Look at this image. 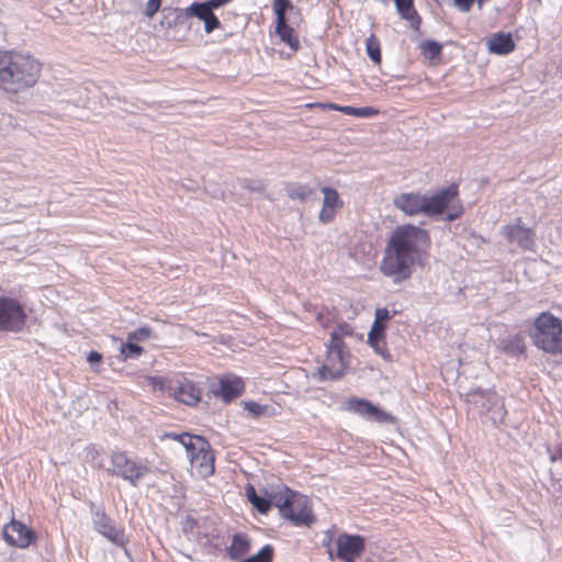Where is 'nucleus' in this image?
<instances>
[{
    "instance_id": "f257e3e1",
    "label": "nucleus",
    "mask_w": 562,
    "mask_h": 562,
    "mask_svg": "<svg viewBox=\"0 0 562 562\" xmlns=\"http://www.w3.org/2000/svg\"><path fill=\"white\" fill-rule=\"evenodd\" d=\"M41 64L30 54L0 52V88L18 93L33 87L40 78Z\"/></svg>"
},
{
    "instance_id": "f03ea898",
    "label": "nucleus",
    "mask_w": 562,
    "mask_h": 562,
    "mask_svg": "<svg viewBox=\"0 0 562 562\" xmlns=\"http://www.w3.org/2000/svg\"><path fill=\"white\" fill-rule=\"evenodd\" d=\"M425 254L419 248H385L380 269L394 282L408 279L415 266H423Z\"/></svg>"
},
{
    "instance_id": "7ed1b4c3",
    "label": "nucleus",
    "mask_w": 562,
    "mask_h": 562,
    "mask_svg": "<svg viewBox=\"0 0 562 562\" xmlns=\"http://www.w3.org/2000/svg\"><path fill=\"white\" fill-rule=\"evenodd\" d=\"M530 338L544 352H562V319L549 312L541 313L533 322Z\"/></svg>"
},
{
    "instance_id": "20e7f679",
    "label": "nucleus",
    "mask_w": 562,
    "mask_h": 562,
    "mask_svg": "<svg viewBox=\"0 0 562 562\" xmlns=\"http://www.w3.org/2000/svg\"><path fill=\"white\" fill-rule=\"evenodd\" d=\"M274 506L279 508L280 515L294 526L308 527L314 522L308 498L285 486L276 493Z\"/></svg>"
},
{
    "instance_id": "39448f33",
    "label": "nucleus",
    "mask_w": 562,
    "mask_h": 562,
    "mask_svg": "<svg viewBox=\"0 0 562 562\" xmlns=\"http://www.w3.org/2000/svg\"><path fill=\"white\" fill-rule=\"evenodd\" d=\"M458 196L457 184L441 189L437 193L428 196L424 195L423 214L436 216L445 214V221L452 222L460 217L463 206L460 202H454Z\"/></svg>"
},
{
    "instance_id": "423d86ee",
    "label": "nucleus",
    "mask_w": 562,
    "mask_h": 562,
    "mask_svg": "<svg viewBox=\"0 0 562 562\" xmlns=\"http://www.w3.org/2000/svg\"><path fill=\"white\" fill-rule=\"evenodd\" d=\"M184 448L195 475L207 477L214 473V453L210 443L201 436H184Z\"/></svg>"
},
{
    "instance_id": "0eeeda50",
    "label": "nucleus",
    "mask_w": 562,
    "mask_h": 562,
    "mask_svg": "<svg viewBox=\"0 0 562 562\" xmlns=\"http://www.w3.org/2000/svg\"><path fill=\"white\" fill-rule=\"evenodd\" d=\"M106 471L109 474L119 476L133 486H137L139 481L149 472V468L130 459L125 452L113 451L111 454V467Z\"/></svg>"
},
{
    "instance_id": "6e6552de",
    "label": "nucleus",
    "mask_w": 562,
    "mask_h": 562,
    "mask_svg": "<svg viewBox=\"0 0 562 562\" xmlns=\"http://www.w3.org/2000/svg\"><path fill=\"white\" fill-rule=\"evenodd\" d=\"M160 24L177 41L187 40L190 33L196 30L187 8H164Z\"/></svg>"
},
{
    "instance_id": "1a4fd4ad",
    "label": "nucleus",
    "mask_w": 562,
    "mask_h": 562,
    "mask_svg": "<svg viewBox=\"0 0 562 562\" xmlns=\"http://www.w3.org/2000/svg\"><path fill=\"white\" fill-rule=\"evenodd\" d=\"M26 314L21 303L12 297H0V331L19 333L23 329Z\"/></svg>"
},
{
    "instance_id": "9d476101",
    "label": "nucleus",
    "mask_w": 562,
    "mask_h": 562,
    "mask_svg": "<svg viewBox=\"0 0 562 562\" xmlns=\"http://www.w3.org/2000/svg\"><path fill=\"white\" fill-rule=\"evenodd\" d=\"M273 11L277 16L276 33L282 42L288 44L292 50H297L300 42L293 34V29L288 24L285 13L293 9L290 0H273Z\"/></svg>"
},
{
    "instance_id": "9b49d317",
    "label": "nucleus",
    "mask_w": 562,
    "mask_h": 562,
    "mask_svg": "<svg viewBox=\"0 0 562 562\" xmlns=\"http://www.w3.org/2000/svg\"><path fill=\"white\" fill-rule=\"evenodd\" d=\"M349 353L341 351H327L326 360L322 367L313 373V378L319 381H334L345 374Z\"/></svg>"
},
{
    "instance_id": "f8f14e48",
    "label": "nucleus",
    "mask_w": 562,
    "mask_h": 562,
    "mask_svg": "<svg viewBox=\"0 0 562 562\" xmlns=\"http://www.w3.org/2000/svg\"><path fill=\"white\" fill-rule=\"evenodd\" d=\"M336 557L344 562H353L364 549L366 541L360 535L340 533L336 539Z\"/></svg>"
},
{
    "instance_id": "ddd939ff",
    "label": "nucleus",
    "mask_w": 562,
    "mask_h": 562,
    "mask_svg": "<svg viewBox=\"0 0 562 562\" xmlns=\"http://www.w3.org/2000/svg\"><path fill=\"white\" fill-rule=\"evenodd\" d=\"M428 241L425 229L413 225L398 226L391 235L387 246H419Z\"/></svg>"
},
{
    "instance_id": "4468645a",
    "label": "nucleus",
    "mask_w": 562,
    "mask_h": 562,
    "mask_svg": "<svg viewBox=\"0 0 562 562\" xmlns=\"http://www.w3.org/2000/svg\"><path fill=\"white\" fill-rule=\"evenodd\" d=\"M3 539L10 546L27 548L35 539V533L22 522L12 519L3 527Z\"/></svg>"
},
{
    "instance_id": "2eb2a0df",
    "label": "nucleus",
    "mask_w": 562,
    "mask_h": 562,
    "mask_svg": "<svg viewBox=\"0 0 562 562\" xmlns=\"http://www.w3.org/2000/svg\"><path fill=\"white\" fill-rule=\"evenodd\" d=\"M92 521L94 529L108 540L119 546L124 544L125 537L123 531L115 528L112 519L106 516L103 509H92Z\"/></svg>"
},
{
    "instance_id": "dca6fc26",
    "label": "nucleus",
    "mask_w": 562,
    "mask_h": 562,
    "mask_svg": "<svg viewBox=\"0 0 562 562\" xmlns=\"http://www.w3.org/2000/svg\"><path fill=\"white\" fill-rule=\"evenodd\" d=\"M502 235L508 244H517L518 246H529L532 244L535 233L530 227L525 226L520 220L503 227Z\"/></svg>"
},
{
    "instance_id": "f3484780",
    "label": "nucleus",
    "mask_w": 562,
    "mask_h": 562,
    "mask_svg": "<svg viewBox=\"0 0 562 562\" xmlns=\"http://www.w3.org/2000/svg\"><path fill=\"white\" fill-rule=\"evenodd\" d=\"M244 391V383L237 376H223L212 384V392L215 396L221 397L225 402H229L241 394Z\"/></svg>"
},
{
    "instance_id": "a211bd4d",
    "label": "nucleus",
    "mask_w": 562,
    "mask_h": 562,
    "mask_svg": "<svg viewBox=\"0 0 562 562\" xmlns=\"http://www.w3.org/2000/svg\"><path fill=\"white\" fill-rule=\"evenodd\" d=\"M169 390L176 400L187 405H195L201 400L200 389L195 386L192 381L186 378L175 381L170 385Z\"/></svg>"
},
{
    "instance_id": "6ab92c4d",
    "label": "nucleus",
    "mask_w": 562,
    "mask_h": 562,
    "mask_svg": "<svg viewBox=\"0 0 562 562\" xmlns=\"http://www.w3.org/2000/svg\"><path fill=\"white\" fill-rule=\"evenodd\" d=\"M324 194L323 206L318 214V220L323 224H329L334 221L336 212L344 205L342 200L339 198L338 192L329 187L322 189Z\"/></svg>"
},
{
    "instance_id": "aec40b11",
    "label": "nucleus",
    "mask_w": 562,
    "mask_h": 562,
    "mask_svg": "<svg viewBox=\"0 0 562 562\" xmlns=\"http://www.w3.org/2000/svg\"><path fill=\"white\" fill-rule=\"evenodd\" d=\"M347 405L349 411L376 422H387L392 418L391 415L367 400L352 397L347 402Z\"/></svg>"
},
{
    "instance_id": "412c9836",
    "label": "nucleus",
    "mask_w": 562,
    "mask_h": 562,
    "mask_svg": "<svg viewBox=\"0 0 562 562\" xmlns=\"http://www.w3.org/2000/svg\"><path fill=\"white\" fill-rule=\"evenodd\" d=\"M187 10L191 20L196 18L204 23V31L206 34L212 33L221 25L218 18L204 2H192L189 7H187Z\"/></svg>"
},
{
    "instance_id": "4be33fe9",
    "label": "nucleus",
    "mask_w": 562,
    "mask_h": 562,
    "mask_svg": "<svg viewBox=\"0 0 562 562\" xmlns=\"http://www.w3.org/2000/svg\"><path fill=\"white\" fill-rule=\"evenodd\" d=\"M497 394L494 391L474 389L464 394L465 402L471 404L480 415L487 414L492 409Z\"/></svg>"
},
{
    "instance_id": "5701e85b",
    "label": "nucleus",
    "mask_w": 562,
    "mask_h": 562,
    "mask_svg": "<svg viewBox=\"0 0 562 562\" xmlns=\"http://www.w3.org/2000/svg\"><path fill=\"white\" fill-rule=\"evenodd\" d=\"M394 204L405 214H419L423 213L424 195L418 193H402L394 199Z\"/></svg>"
},
{
    "instance_id": "b1692460",
    "label": "nucleus",
    "mask_w": 562,
    "mask_h": 562,
    "mask_svg": "<svg viewBox=\"0 0 562 562\" xmlns=\"http://www.w3.org/2000/svg\"><path fill=\"white\" fill-rule=\"evenodd\" d=\"M487 48L497 55H507L515 49V43L510 33L493 34L487 41Z\"/></svg>"
},
{
    "instance_id": "393cba45",
    "label": "nucleus",
    "mask_w": 562,
    "mask_h": 562,
    "mask_svg": "<svg viewBox=\"0 0 562 562\" xmlns=\"http://www.w3.org/2000/svg\"><path fill=\"white\" fill-rule=\"evenodd\" d=\"M400 16L407 21L414 31L420 27L422 19L414 8V0H394Z\"/></svg>"
},
{
    "instance_id": "a878e982",
    "label": "nucleus",
    "mask_w": 562,
    "mask_h": 562,
    "mask_svg": "<svg viewBox=\"0 0 562 562\" xmlns=\"http://www.w3.org/2000/svg\"><path fill=\"white\" fill-rule=\"evenodd\" d=\"M250 549V541L244 533L233 536L232 543L227 549V553L232 560H239Z\"/></svg>"
},
{
    "instance_id": "bb28decb",
    "label": "nucleus",
    "mask_w": 562,
    "mask_h": 562,
    "mask_svg": "<svg viewBox=\"0 0 562 562\" xmlns=\"http://www.w3.org/2000/svg\"><path fill=\"white\" fill-rule=\"evenodd\" d=\"M501 349L513 357L525 353L526 346L524 337L519 334L509 336L501 341Z\"/></svg>"
},
{
    "instance_id": "cd10ccee",
    "label": "nucleus",
    "mask_w": 562,
    "mask_h": 562,
    "mask_svg": "<svg viewBox=\"0 0 562 562\" xmlns=\"http://www.w3.org/2000/svg\"><path fill=\"white\" fill-rule=\"evenodd\" d=\"M492 409L486 414L494 426H498L504 423L507 415L504 401L501 396H496V401L491 405Z\"/></svg>"
},
{
    "instance_id": "c85d7f7f",
    "label": "nucleus",
    "mask_w": 562,
    "mask_h": 562,
    "mask_svg": "<svg viewBox=\"0 0 562 562\" xmlns=\"http://www.w3.org/2000/svg\"><path fill=\"white\" fill-rule=\"evenodd\" d=\"M286 194L292 200L305 201L312 195V189L308 186L300 183H289L285 187Z\"/></svg>"
},
{
    "instance_id": "c756f323",
    "label": "nucleus",
    "mask_w": 562,
    "mask_h": 562,
    "mask_svg": "<svg viewBox=\"0 0 562 562\" xmlns=\"http://www.w3.org/2000/svg\"><path fill=\"white\" fill-rule=\"evenodd\" d=\"M330 108L336 109V110L342 112L344 114L358 116V117H369V116H372L378 113V111L375 109L370 108V106L353 108V106H349V105L338 106V105L331 104Z\"/></svg>"
},
{
    "instance_id": "7c9ffc66",
    "label": "nucleus",
    "mask_w": 562,
    "mask_h": 562,
    "mask_svg": "<svg viewBox=\"0 0 562 562\" xmlns=\"http://www.w3.org/2000/svg\"><path fill=\"white\" fill-rule=\"evenodd\" d=\"M120 351L124 359H137L144 349L137 342L126 339V342L121 345Z\"/></svg>"
},
{
    "instance_id": "2f4dec72",
    "label": "nucleus",
    "mask_w": 562,
    "mask_h": 562,
    "mask_svg": "<svg viewBox=\"0 0 562 562\" xmlns=\"http://www.w3.org/2000/svg\"><path fill=\"white\" fill-rule=\"evenodd\" d=\"M423 54L429 58H437L441 54L442 46L436 41L427 40L420 44Z\"/></svg>"
},
{
    "instance_id": "473e14b6",
    "label": "nucleus",
    "mask_w": 562,
    "mask_h": 562,
    "mask_svg": "<svg viewBox=\"0 0 562 562\" xmlns=\"http://www.w3.org/2000/svg\"><path fill=\"white\" fill-rule=\"evenodd\" d=\"M366 48H367V54L371 58V60L374 61L375 64H380V61H381L380 44H379V41L374 37V35H371L369 38H367Z\"/></svg>"
},
{
    "instance_id": "72a5a7b5",
    "label": "nucleus",
    "mask_w": 562,
    "mask_h": 562,
    "mask_svg": "<svg viewBox=\"0 0 562 562\" xmlns=\"http://www.w3.org/2000/svg\"><path fill=\"white\" fill-rule=\"evenodd\" d=\"M273 548L266 544L258 553L245 559L243 562H272Z\"/></svg>"
},
{
    "instance_id": "f704fd0d",
    "label": "nucleus",
    "mask_w": 562,
    "mask_h": 562,
    "mask_svg": "<svg viewBox=\"0 0 562 562\" xmlns=\"http://www.w3.org/2000/svg\"><path fill=\"white\" fill-rule=\"evenodd\" d=\"M274 495H276V493L270 494L269 498L262 497V496H258V498L252 501L251 505L259 513L267 514L271 509V507L274 505Z\"/></svg>"
},
{
    "instance_id": "c9c22d12",
    "label": "nucleus",
    "mask_w": 562,
    "mask_h": 562,
    "mask_svg": "<svg viewBox=\"0 0 562 562\" xmlns=\"http://www.w3.org/2000/svg\"><path fill=\"white\" fill-rule=\"evenodd\" d=\"M368 344L375 351L376 355L381 356L386 361H392V356L386 348L385 338L376 339L374 341H368Z\"/></svg>"
},
{
    "instance_id": "e433bc0d",
    "label": "nucleus",
    "mask_w": 562,
    "mask_h": 562,
    "mask_svg": "<svg viewBox=\"0 0 562 562\" xmlns=\"http://www.w3.org/2000/svg\"><path fill=\"white\" fill-rule=\"evenodd\" d=\"M151 336V328L148 326L139 327L127 335V340L135 342L144 341Z\"/></svg>"
},
{
    "instance_id": "4c0bfd02",
    "label": "nucleus",
    "mask_w": 562,
    "mask_h": 562,
    "mask_svg": "<svg viewBox=\"0 0 562 562\" xmlns=\"http://www.w3.org/2000/svg\"><path fill=\"white\" fill-rule=\"evenodd\" d=\"M327 351H341L342 353H349L347 350L342 337H339L338 334L330 333V341L327 346Z\"/></svg>"
},
{
    "instance_id": "58836bf2",
    "label": "nucleus",
    "mask_w": 562,
    "mask_h": 562,
    "mask_svg": "<svg viewBox=\"0 0 562 562\" xmlns=\"http://www.w3.org/2000/svg\"><path fill=\"white\" fill-rule=\"evenodd\" d=\"M381 338H385V325L378 322H373L371 329L368 334V341H374Z\"/></svg>"
},
{
    "instance_id": "ea45409f",
    "label": "nucleus",
    "mask_w": 562,
    "mask_h": 562,
    "mask_svg": "<svg viewBox=\"0 0 562 562\" xmlns=\"http://www.w3.org/2000/svg\"><path fill=\"white\" fill-rule=\"evenodd\" d=\"M245 409L248 411L252 416L259 417L266 414V412L269 409V406L260 405L257 402L249 401L245 402Z\"/></svg>"
},
{
    "instance_id": "a19ab883",
    "label": "nucleus",
    "mask_w": 562,
    "mask_h": 562,
    "mask_svg": "<svg viewBox=\"0 0 562 562\" xmlns=\"http://www.w3.org/2000/svg\"><path fill=\"white\" fill-rule=\"evenodd\" d=\"M394 314H396V311L390 312L386 307L376 308L374 322L384 324V322L389 321Z\"/></svg>"
},
{
    "instance_id": "79ce46f5",
    "label": "nucleus",
    "mask_w": 562,
    "mask_h": 562,
    "mask_svg": "<svg viewBox=\"0 0 562 562\" xmlns=\"http://www.w3.org/2000/svg\"><path fill=\"white\" fill-rule=\"evenodd\" d=\"M333 333L338 334L339 337L344 338L346 336H352L353 329L349 324L340 323L333 329Z\"/></svg>"
},
{
    "instance_id": "37998d69",
    "label": "nucleus",
    "mask_w": 562,
    "mask_h": 562,
    "mask_svg": "<svg viewBox=\"0 0 562 562\" xmlns=\"http://www.w3.org/2000/svg\"><path fill=\"white\" fill-rule=\"evenodd\" d=\"M161 0H148L145 8V15L153 18L155 13L160 9Z\"/></svg>"
},
{
    "instance_id": "c03bdc74",
    "label": "nucleus",
    "mask_w": 562,
    "mask_h": 562,
    "mask_svg": "<svg viewBox=\"0 0 562 562\" xmlns=\"http://www.w3.org/2000/svg\"><path fill=\"white\" fill-rule=\"evenodd\" d=\"M475 0H453L454 5L461 12H469Z\"/></svg>"
},
{
    "instance_id": "a18cd8bd",
    "label": "nucleus",
    "mask_w": 562,
    "mask_h": 562,
    "mask_svg": "<svg viewBox=\"0 0 562 562\" xmlns=\"http://www.w3.org/2000/svg\"><path fill=\"white\" fill-rule=\"evenodd\" d=\"M229 0H207L204 1V3L210 8V10L213 12L215 9H218L226 3H228Z\"/></svg>"
},
{
    "instance_id": "49530a36",
    "label": "nucleus",
    "mask_w": 562,
    "mask_h": 562,
    "mask_svg": "<svg viewBox=\"0 0 562 562\" xmlns=\"http://www.w3.org/2000/svg\"><path fill=\"white\" fill-rule=\"evenodd\" d=\"M184 436H191L190 434L188 432H183V434H176V432H169V434H166V437L167 438H171L176 441H179L183 447H184V443H187V440H184Z\"/></svg>"
},
{
    "instance_id": "de8ad7c7",
    "label": "nucleus",
    "mask_w": 562,
    "mask_h": 562,
    "mask_svg": "<svg viewBox=\"0 0 562 562\" xmlns=\"http://www.w3.org/2000/svg\"><path fill=\"white\" fill-rule=\"evenodd\" d=\"M87 360L91 364L99 363L102 360V355L100 352H98V351H91L88 355Z\"/></svg>"
},
{
    "instance_id": "09e8293b",
    "label": "nucleus",
    "mask_w": 562,
    "mask_h": 562,
    "mask_svg": "<svg viewBox=\"0 0 562 562\" xmlns=\"http://www.w3.org/2000/svg\"><path fill=\"white\" fill-rule=\"evenodd\" d=\"M246 495H247V498L250 503H252V501H255L256 498H258V494L256 493V490L252 485H248L247 488H246Z\"/></svg>"
},
{
    "instance_id": "8fccbe9b",
    "label": "nucleus",
    "mask_w": 562,
    "mask_h": 562,
    "mask_svg": "<svg viewBox=\"0 0 562 562\" xmlns=\"http://www.w3.org/2000/svg\"><path fill=\"white\" fill-rule=\"evenodd\" d=\"M90 453L92 454V458L94 459L99 454V451L95 448H92Z\"/></svg>"
},
{
    "instance_id": "3c124183",
    "label": "nucleus",
    "mask_w": 562,
    "mask_h": 562,
    "mask_svg": "<svg viewBox=\"0 0 562 562\" xmlns=\"http://www.w3.org/2000/svg\"><path fill=\"white\" fill-rule=\"evenodd\" d=\"M557 451H558L560 458L562 459V443L558 447Z\"/></svg>"
},
{
    "instance_id": "603ef678",
    "label": "nucleus",
    "mask_w": 562,
    "mask_h": 562,
    "mask_svg": "<svg viewBox=\"0 0 562 562\" xmlns=\"http://www.w3.org/2000/svg\"><path fill=\"white\" fill-rule=\"evenodd\" d=\"M328 553H329V558H330V559H333V558H334V555H333L331 550H329V551H328Z\"/></svg>"
},
{
    "instance_id": "864d4df0",
    "label": "nucleus",
    "mask_w": 562,
    "mask_h": 562,
    "mask_svg": "<svg viewBox=\"0 0 562 562\" xmlns=\"http://www.w3.org/2000/svg\"><path fill=\"white\" fill-rule=\"evenodd\" d=\"M483 1H484V0H479L480 5L482 4V2H483Z\"/></svg>"
}]
</instances>
